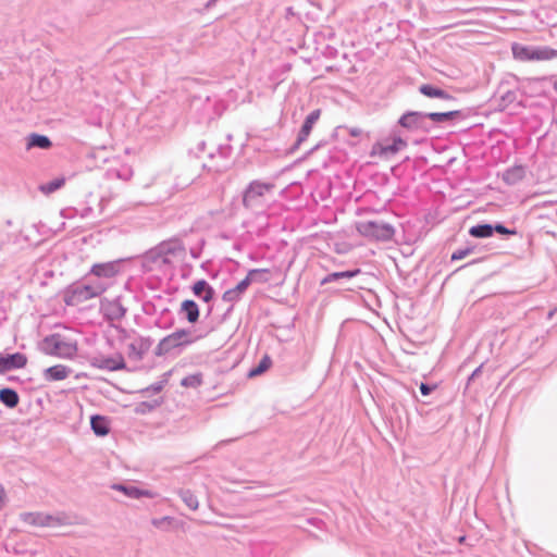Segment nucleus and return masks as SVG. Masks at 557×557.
<instances>
[{"instance_id": "1", "label": "nucleus", "mask_w": 557, "mask_h": 557, "mask_svg": "<svg viewBox=\"0 0 557 557\" xmlns=\"http://www.w3.org/2000/svg\"><path fill=\"white\" fill-rule=\"evenodd\" d=\"M42 351L46 355L72 359L77 352V343L60 334H52L42 341Z\"/></svg>"}, {"instance_id": "2", "label": "nucleus", "mask_w": 557, "mask_h": 557, "mask_svg": "<svg viewBox=\"0 0 557 557\" xmlns=\"http://www.w3.org/2000/svg\"><path fill=\"white\" fill-rule=\"evenodd\" d=\"M515 60L520 62L549 61L557 59V50L550 47H530L518 42L511 45Z\"/></svg>"}, {"instance_id": "3", "label": "nucleus", "mask_w": 557, "mask_h": 557, "mask_svg": "<svg viewBox=\"0 0 557 557\" xmlns=\"http://www.w3.org/2000/svg\"><path fill=\"white\" fill-rule=\"evenodd\" d=\"M274 189V185L259 181L251 182L243 197L245 208L256 210L262 208Z\"/></svg>"}, {"instance_id": "4", "label": "nucleus", "mask_w": 557, "mask_h": 557, "mask_svg": "<svg viewBox=\"0 0 557 557\" xmlns=\"http://www.w3.org/2000/svg\"><path fill=\"white\" fill-rule=\"evenodd\" d=\"M357 230L359 234L372 240L386 242L392 239L394 235V230L389 225L372 221L358 223Z\"/></svg>"}, {"instance_id": "5", "label": "nucleus", "mask_w": 557, "mask_h": 557, "mask_svg": "<svg viewBox=\"0 0 557 557\" xmlns=\"http://www.w3.org/2000/svg\"><path fill=\"white\" fill-rule=\"evenodd\" d=\"M191 341L189 339V333L187 331L181 330L172 333L171 335L164 337L159 346L158 349L160 354L169 352L170 350L182 346L184 344H189Z\"/></svg>"}, {"instance_id": "6", "label": "nucleus", "mask_w": 557, "mask_h": 557, "mask_svg": "<svg viewBox=\"0 0 557 557\" xmlns=\"http://www.w3.org/2000/svg\"><path fill=\"white\" fill-rule=\"evenodd\" d=\"M407 147V143L400 137H394L391 145H384L383 143H376L372 147L371 154L379 157H387L395 154L398 151Z\"/></svg>"}, {"instance_id": "7", "label": "nucleus", "mask_w": 557, "mask_h": 557, "mask_svg": "<svg viewBox=\"0 0 557 557\" xmlns=\"http://www.w3.org/2000/svg\"><path fill=\"white\" fill-rule=\"evenodd\" d=\"M104 287L102 285H82L77 286L73 289L71 299L73 301H86L88 299L95 298L101 295L104 292Z\"/></svg>"}, {"instance_id": "8", "label": "nucleus", "mask_w": 557, "mask_h": 557, "mask_svg": "<svg viewBox=\"0 0 557 557\" xmlns=\"http://www.w3.org/2000/svg\"><path fill=\"white\" fill-rule=\"evenodd\" d=\"M27 363V358L21 352H15L8 356H0V373H5L12 369L24 368Z\"/></svg>"}, {"instance_id": "9", "label": "nucleus", "mask_w": 557, "mask_h": 557, "mask_svg": "<svg viewBox=\"0 0 557 557\" xmlns=\"http://www.w3.org/2000/svg\"><path fill=\"white\" fill-rule=\"evenodd\" d=\"M94 366L98 367L99 369L109 370V371H115V370H122L125 368V361L124 358L120 355L111 358H99L94 361Z\"/></svg>"}, {"instance_id": "10", "label": "nucleus", "mask_w": 557, "mask_h": 557, "mask_svg": "<svg viewBox=\"0 0 557 557\" xmlns=\"http://www.w3.org/2000/svg\"><path fill=\"white\" fill-rule=\"evenodd\" d=\"M426 117L420 112L411 111L403 114L399 119V124L408 129L421 128L422 121Z\"/></svg>"}, {"instance_id": "11", "label": "nucleus", "mask_w": 557, "mask_h": 557, "mask_svg": "<svg viewBox=\"0 0 557 557\" xmlns=\"http://www.w3.org/2000/svg\"><path fill=\"white\" fill-rule=\"evenodd\" d=\"M320 116H321V110L317 109V110H313L306 117V120L301 126V129L299 132V135H298V139H297L298 144H300L301 141H304L308 138V136L310 135V133L312 131L313 125L320 119Z\"/></svg>"}, {"instance_id": "12", "label": "nucleus", "mask_w": 557, "mask_h": 557, "mask_svg": "<svg viewBox=\"0 0 557 557\" xmlns=\"http://www.w3.org/2000/svg\"><path fill=\"white\" fill-rule=\"evenodd\" d=\"M71 373V369L63 364H55L45 370L44 376L46 381H62Z\"/></svg>"}, {"instance_id": "13", "label": "nucleus", "mask_w": 557, "mask_h": 557, "mask_svg": "<svg viewBox=\"0 0 557 557\" xmlns=\"http://www.w3.org/2000/svg\"><path fill=\"white\" fill-rule=\"evenodd\" d=\"M90 272L98 277H112L117 273V269L114 262L96 263Z\"/></svg>"}, {"instance_id": "14", "label": "nucleus", "mask_w": 557, "mask_h": 557, "mask_svg": "<svg viewBox=\"0 0 557 557\" xmlns=\"http://www.w3.org/2000/svg\"><path fill=\"white\" fill-rule=\"evenodd\" d=\"M193 292L206 302L213 298V289L205 280L197 281L193 286Z\"/></svg>"}, {"instance_id": "15", "label": "nucleus", "mask_w": 557, "mask_h": 557, "mask_svg": "<svg viewBox=\"0 0 557 557\" xmlns=\"http://www.w3.org/2000/svg\"><path fill=\"white\" fill-rule=\"evenodd\" d=\"M91 429L98 436H106L109 434V421L103 416H94L90 420Z\"/></svg>"}, {"instance_id": "16", "label": "nucleus", "mask_w": 557, "mask_h": 557, "mask_svg": "<svg viewBox=\"0 0 557 557\" xmlns=\"http://www.w3.org/2000/svg\"><path fill=\"white\" fill-rule=\"evenodd\" d=\"M420 92L429 98H440L444 100H451L453 97L441 88L434 87L429 84L421 85Z\"/></svg>"}, {"instance_id": "17", "label": "nucleus", "mask_w": 557, "mask_h": 557, "mask_svg": "<svg viewBox=\"0 0 557 557\" xmlns=\"http://www.w3.org/2000/svg\"><path fill=\"white\" fill-rule=\"evenodd\" d=\"M182 310L186 313L187 320L195 323L199 318V309L195 301L184 300L182 302Z\"/></svg>"}, {"instance_id": "18", "label": "nucleus", "mask_w": 557, "mask_h": 557, "mask_svg": "<svg viewBox=\"0 0 557 557\" xmlns=\"http://www.w3.org/2000/svg\"><path fill=\"white\" fill-rule=\"evenodd\" d=\"M51 141L47 136L39 134H32L28 138L27 148L38 147L41 149H48L51 147Z\"/></svg>"}, {"instance_id": "19", "label": "nucleus", "mask_w": 557, "mask_h": 557, "mask_svg": "<svg viewBox=\"0 0 557 557\" xmlns=\"http://www.w3.org/2000/svg\"><path fill=\"white\" fill-rule=\"evenodd\" d=\"M360 273L359 269L352 270V271H343V272H334L329 275H326L322 281L321 285H325L327 283L334 282L339 278H351L357 276Z\"/></svg>"}, {"instance_id": "20", "label": "nucleus", "mask_w": 557, "mask_h": 557, "mask_svg": "<svg viewBox=\"0 0 557 557\" xmlns=\"http://www.w3.org/2000/svg\"><path fill=\"white\" fill-rule=\"evenodd\" d=\"M0 400L8 407L13 408L18 404V395L10 388L0 389Z\"/></svg>"}, {"instance_id": "21", "label": "nucleus", "mask_w": 557, "mask_h": 557, "mask_svg": "<svg viewBox=\"0 0 557 557\" xmlns=\"http://www.w3.org/2000/svg\"><path fill=\"white\" fill-rule=\"evenodd\" d=\"M460 115L459 111H449V112H431L425 114L426 117L436 123H442L446 121H451Z\"/></svg>"}, {"instance_id": "22", "label": "nucleus", "mask_w": 557, "mask_h": 557, "mask_svg": "<svg viewBox=\"0 0 557 557\" xmlns=\"http://www.w3.org/2000/svg\"><path fill=\"white\" fill-rule=\"evenodd\" d=\"M263 272L262 271H249L247 276L240 281L235 287L234 289L240 295L242 293H244L247 287L253 282V280H256V275L258 274H262Z\"/></svg>"}, {"instance_id": "23", "label": "nucleus", "mask_w": 557, "mask_h": 557, "mask_svg": "<svg viewBox=\"0 0 557 557\" xmlns=\"http://www.w3.org/2000/svg\"><path fill=\"white\" fill-rule=\"evenodd\" d=\"M473 237H490L493 234V227L488 224L472 226L469 231Z\"/></svg>"}, {"instance_id": "24", "label": "nucleus", "mask_w": 557, "mask_h": 557, "mask_svg": "<svg viewBox=\"0 0 557 557\" xmlns=\"http://www.w3.org/2000/svg\"><path fill=\"white\" fill-rule=\"evenodd\" d=\"M64 184H65V178L59 177V178H55L47 184L40 185L39 189L44 194H51V193L58 190L59 188H61Z\"/></svg>"}, {"instance_id": "25", "label": "nucleus", "mask_w": 557, "mask_h": 557, "mask_svg": "<svg viewBox=\"0 0 557 557\" xmlns=\"http://www.w3.org/2000/svg\"><path fill=\"white\" fill-rule=\"evenodd\" d=\"M271 364H272V361H271L270 357L264 356L262 358V360L260 361V363L258 364V367L250 370L249 376L253 377V376L260 375L261 373L267 371L271 367Z\"/></svg>"}, {"instance_id": "26", "label": "nucleus", "mask_w": 557, "mask_h": 557, "mask_svg": "<svg viewBox=\"0 0 557 557\" xmlns=\"http://www.w3.org/2000/svg\"><path fill=\"white\" fill-rule=\"evenodd\" d=\"M202 383V376L201 374H191L186 377H184L181 382V384L184 387H198Z\"/></svg>"}, {"instance_id": "27", "label": "nucleus", "mask_w": 557, "mask_h": 557, "mask_svg": "<svg viewBox=\"0 0 557 557\" xmlns=\"http://www.w3.org/2000/svg\"><path fill=\"white\" fill-rule=\"evenodd\" d=\"M183 500L186 503V505L190 508V509H197L198 508V500L196 499V497L190 494L189 492H185L183 494Z\"/></svg>"}, {"instance_id": "28", "label": "nucleus", "mask_w": 557, "mask_h": 557, "mask_svg": "<svg viewBox=\"0 0 557 557\" xmlns=\"http://www.w3.org/2000/svg\"><path fill=\"white\" fill-rule=\"evenodd\" d=\"M252 271H262L263 272L262 274L256 275V280H253V282L265 283L269 281V274H270L269 269H253Z\"/></svg>"}, {"instance_id": "29", "label": "nucleus", "mask_w": 557, "mask_h": 557, "mask_svg": "<svg viewBox=\"0 0 557 557\" xmlns=\"http://www.w3.org/2000/svg\"><path fill=\"white\" fill-rule=\"evenodd\" d=\"M239 297V294L234 289H228L223 294V299L225 301H234Z\"/></svg>"}, {"instance_id": "30", "label": "nucleus", "mask_w": 557, "mask_h": 557, "mask_svg": "<svg viewBox=\"0 0 557 557\" xmlns=\"http://www.w3.org/2000/svg\"><path fill=\"white\" fill-rule=\"evenodd\" d=\"M40 517L39 516H36L34 513H26L24 515L23 519L24 521L26 522H30V523H37V519H39ZM39 524H45L44 521H38Z\"/></svg>"}, {"instance_id": "31", "label": "nucleus", "mask_w": 557, "mask_h": 557, "mask_svg": "<svg viewBox=\"0 0 557 557\" xmlns=\"http://www.w3.org/2000/svg\"><path fill=\"white\" fill-rule=\"evenodd\" d=\"M437 386L436 385H433V386H429L428 384L425 383H421L420 384V391L422 393V395L426 396L429 395L433 389H435Z\"/></svg>"}, {"instance_id": "32", "label": "nucleus", "mask_w": 557, "mask_h": 557, "mask_svg": "<svg viewBox=\"0 0 557 557\" xmlns=\"http://www.w3.org/2000/svg\"><path fill=\"white\" fill-rule=\"evenodd\" d=\"M468 253H469L468 249H466V250H458V251L453 253L451 259L453 260H460V259H463L465 257H467Z\"/></svg>"}, {"instance_id": "33", "label": "nucleus", "mask_w": 557, "mask_h": 557, "mask_svg": "<svg viewBox=\"0 0 557 557\" xmlns=\"http://www.w3.org/2000/svg\"><path fill=\"white\" fill-rule=\"evenodd\" d=\"M523 171L521 168L513 169L512 171L507 172V180H509L510 176L521 177Z\"/></svg>"}, {"instance_id": "34", "label": "nucleus", "mask_w": 557, "mask_h": 557, "mask_svg": "<svg viewBox=\"0 0 557 557\" xmlns=\"http://www.w3.org/2000/svg\"><path fill=\"white\" fill-rule=\"evenodd\" d=\"M119 490L125 492L126 494H128L129 496H134V497H138L139 496V493L136 488H125L123 486H119Z\"/></svg>"}, {"instance_id": "35", "label": "nucleus", "mask_w": 557, "mask_h": 557, "mask_svg": "<svg viewBox=\"0 0 557 557\" xmlns=\"http://www.w3.org/2000/svg\"><path fill=\"white\" fill-rule=\"evenodd\" d=\"M495 231H496L497 233H500V234H515V232H513V231H509L508 228H506V227H505V226H503V225H496V226H495Z\"/></svg>"}, {"instance_id": "36", "label": "nucleus", "mask_w": 557, "mask_h": 557, "mask_svg": "<svg viewBox=\"0 0 557 557\" xmlns=\"http://www.w3.org/2000/svg\"><path fill=\"white\" fill-rule=\"evenodd\" d=\"M348 133L352 137H358V136L361 135L362 131L360 128H358V127H351V128L348 129Z\"/></svg>"}, {"instance_id": "37", "label": "nucleus", "mask_w": 557, "mask_h": 557, "mask_svg": "<svg viewBox=\"0 0 557 557\" xmlns=\"http://www.w3.org/2000/svg\"><path fill=\"white\" fill-rule=\"evenodd\" d=\"M4 498H5L4 490L1 487L0 488V508L2 507V505L4 503Z\"/></svg>"}, {"instance_id": "38", "label": "nucleus", "mask_w": 557, "mask_h": 557, "mask_svg": "<svg viewBox=\"0 0 557 557\" xmlns=\"http://www.w3.org/2000/svg\"><path fill=\"white\" fill-rule=\"evenodd\" d=\"M151 388L154 393H159L163 388V386L162 384H158L156 386H152Z\"/></svg>"}, {"instance_id": "39", "label": "nucleus", "mask_w": 557, "mask_h": 557, "mask_svg": "<svg viewBox=\"0 0 557 557\" xmlns=\"http://www.w3.org/2000/svg\"><path fill=\"white\" fill-rule=\"evenodd\" d=\"M114 313H115L116 315H121V314H123V310H122V308H121V307H117V308H116V311H115Z\"/></svg>"}, {"instance_id": "40", "label": "nucleus", "mask_w": 557, "mask_h": 557, "mask_svg": "<svg viewBox=\"0 0 557 557\" xmlns=\"http://www.w3.org/2000/svg\"><path fill=\"white\" fill-rule=\"evenodd\" d=\"M168 251H169V250H165V247H164V246H161V247H160V252H161V253H165V252H168Z\"/></svg>"}, {"instance_id": "41", "label": "nucleus", "mask_w": 557, "mask_h": 557, "mask_svg": "<svg viewBox=\"0 0 557 557\" xmlns=\"http://www.w3.org/2000/svg\"><path fill=\"white\" fill-rule=\"evenodd\" d=\"M554 89H555V91L557 92V79H556V81H555V83H554Z\"/></svg>"}]
</instances>
